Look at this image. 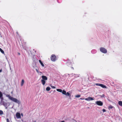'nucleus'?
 <instances>
[{"mask_svg":"<svg viewBox=\"0 0 122 122\" xmlns=\"http://www.w3.org/2000/svg\"><path fill=\"white\" fill-rule=\"evenodd\" d=\"M6 97H8V99L12 101L16 102L18 104L20 103V101L16 98H14L10 95H9L7 94L5 95Z\"/></svg>","mask_w":122,"mask_h":122,"instance_id":"nucleus-1","label":"nucleus"},{"mask_svg":"<svg viewBox=\"0 0 122 122\" xmlns=\"http://www.w3.org/2000/svg\"><path fill=\"white\" fill-rule=\"evenodd\" d=\"M56 90L57 91L60 92H62V93L63 94L66 95V96H70V94L68 92L66 93V91L65 90L62 91L61 89H57Z\"/></svg>","mask_w":122,"mask_h":122,"instance_id":"nucleus-2","label":"nucleus"},{"mask_svg":"<svg viewBox=\"0 0 122 122\" xmlns=\"http://www.w3.org/2000/svg\"><path fill=\"white\" fill-rule=\"evenodd\" d=\"M42 79L41 80V83L43 85H45L46 83V81L47 80V78L46 76H42Z\"/></svg>","mask_w":122,"mask_h":122,"instance_id":"nucleus-3","label":"nucleus"},{"mask_svg":"<svg viewBox=\"0 0 122 122\" xmlns=\"http://www.w3.org/2000/svg\"><path fill=\"white\" fill-rule=\"evenodd\" d=\"M100 51L104 54H106L107 52V50L105 48L101 47L100 48Z\"/></svg>","mask_w":122,"mask_h":122,"instance_id":"nucleus-4","label":"nucleus"},{"mask_svg":"<svg viewBox=\"0 0 122 122\" xmlns=\"http://www.w3.org/2000/svg\"><path fill=\"white\" fill-rule=\"evenodd\" d=\"M50 58L51 61L53 62L57 60V57L54 54L51 55Z\"/></svg>","mask_w":122,"mask_h":122,"instance_id":"nucleus-5","label":"nucleus"},{"mask_svg":"<svg viewBox=\"0 0 122 122\" xmlns=\"http://www.w3.org/2000/svg\"><path fill=\"white\" fill-rule=\"evenodd\" d=\"M96 103L97 105L99 106H102L103 105L102 102L101 101H97L96 102Z\"/></svg>","mask_w":122,"mask_h":122,"instance_id":"nucleus-6","label":"nucleus"},{"mask_svg":"<svg viewBox=\"0 0 122 122\" xmlns=\"http://www.w3.org/2000/svg\"><path fill=\"white\" fill-rule=\"evenodd\" d=\"M85 99L87 101H92L94 100L93 98H92V97H88L86 98Z\"/></svg>","mask_w":122,"mask_h":122,"instance_id":"nucleus-7","label":"nucleus"},{"mask_svg":"<svg viewBox=\"0 0 122 122\" xmlns=\"http://www.w3.org/2000/svg\"><path fill=\"white\" fill-rule=\"evenodd\" d=\"M16 116L17 118H20L21 116L20 114V113L17 112L16 113Z\"/></svg>","mask_w":122,"mask_h":122,"instance_id":"nucleus-8","label":"nucleus"},{"mask_svg":"<svg viewBox=\"0 0 122 122\" xmlns=\"http://www.w3.org/2000/svg\"><path fill=\"white\" fill-rule=\"evenodd\" d=\"M25 81L23 79H22L21 82V86H22L23 85H24V83Z\"/></svg>","mask_w":122,"mask_h":122,"instance_id":"nucleus-9","label":"nucleus"},{"mask_svg":"<svg viewBox=\"0 0 122 122\" xmlns=\"http://www.w3.org/2000/svg\"><path fill=\"white\" fill-rule=\"evenodd\" d=\"M39 61V62L40 63L41 66L42 67H44V64L40 60Z\"/></svg>","mask_w":122,"mask_h":122,"instance_id":"nucleus-10","label":"nucleus"},{"mask_svg":"<svg viewBox=\"0 0 122 122\" xmlns=\"http://www.w3.org/2000/svg\"><path fill=\"white\" fill-rule=\"evenodd\" d=\"M101 86H100L101 87H102L103 88H107V87L105 86L102 84H101Z\"/></svg>","mask_w":122,"mask_h":122,"instance_id":"nucleus-11","label":"nucleus"},{"mask_svg":"<svg viewBox=\"0 0 122 122\" xmlns=\"http://www.w3.org/2000/svg\"><path fill=\"white\" fill-rule=\"evenodd\" d=\"M51 89V88L49 87H46V90L47 91H49Z\"/></svg>","mask_w":122,"mask_h":122,"instance_id":"nucleus-12","label":"nucleus"},{"mask_svg":"<svg viewBox=\"0 0 122 122\" xmlns=\"http://www.w3.org/2000/svg\"><path fill=\"white\" fill-rule=\"evenodd\" d=\"M119 104L121 106H122V102L121 101H119L118 102Z\"/></svg>","mask_w":122,"mask_h":122,"instance_id":"nucleus-13","label":"nucleus"},{"mask_svg":"<svg viewBox=\"0 0 122 122\" xmlns=\"http://www.w3.org/2000/svg\"><path fill=\"white\" fill-rule=\"evenodd\" d=\"M0 51L3 54H4V52L3 51L1 48H0Z\"/></svg>","mask_w":122,"mask_h":122,"instance_id":"nucleus-14","label":"nucleus"},{"mask_svg":"<svg viewBox=\"0 0 122 122\" xmlns=\"http://www.w3.org/2000/svg\"><path fill=\"white\" fill-rule=\"evenodd\" d=\"M113 107V106H112L111 105H110V106H109L108 107V108L109 109H112Z\"/></svg>","mask_w":122,"mask_h":122,"instance_id":"nucleus-15","label":"nucleus"},{"mask_svg":"<svg viewBox=\"0 0 122 122\" xmlns=\"http://www.w3.org/2000/svg\"><path fill=\"white\" fill-rule=\"evenodd\" d=\"M3 95L2 93L0 91V98H1L2 97Z\"/></svg>","mask_w":122,"mask_h":122,"instance_id":"nucleus-16","label":"nucleus"},{"mask_svg":"<svg viewBox=\"0 0 122 122\" xmlns=\"http://www.w3.org/2000/svg\"><path fill=\"white\" fill-rule=\"evenodd\" d=\"M81 96L80 95H77L75 96V97H76L78 98L80 97Z\"/></svg>","mask_w":122,"mask_h":122,"instance_id":"nucleus-17","label":"nucleus"},{"mask_svg":"<svg viewBox=\"0 0 122 122\" xmlns=\"http://www.w3.org/2000/svg\"><path fill=\"white\" fill-rule=\"evenodd\" d=\"M101 84H99V83H96V85H97V86H101Z\"/></svg>","mask_w":122,"mask_h":122,"instance_id":"nucleus-18","label":"nucleus"},{"mask_svg":"<svg viewBox=\"0 0 122 122\" xmlns=\"http://www.w3.org/2000/svg\"><path fill=\"white\" fill-rule=\"evenodd\" d=\"M50 86L53 88V89H55V88H56V87L54 86H52V85H50Z\"/></svg>","mask_w":122,"mask_h":122,"instance_id":"nucleus-19","label":"nucleus"},{"mask_svg":"<svg viewBox=\"0 0 122 122\" xmlns=\"http://www.w3.org/2000/svg\"><path fill=\"white\" fill-rule=\"evenodd\" d=\"M3 114V112L1 110L0 111V115H2Z\"/></svg>","mask_w":122,"mask_h":122,"instance_id":"nucleus-20","label":"nucleus"},{"mask_svg":"<svg viewBox=\"0 0 122 122\" xmlns=\"http://www.w3.org/2000/svg\"><path fill=\"white\" fill-rule=\"evenodd\" d=\"M39 75H41L42 74V73L41 72H40V71H39V72L38 73Z\"/></svg>","mask_w":122,"mask_h":122,"instance_id":"nucleus-21","label":"nucleus"},{"mask_svg":"<svg viewBox=\"0 0 122 122\" xmlns=\"http://www.w3.org/2000/svg\"><path fill=\"white\" fill-rule=\"evenodd\" d=\"M36 72H37V73H38L39 72V71H38V70L37 69H36Z\"/></svg>","mask_w":122,"mask_h":122,"instance_id":"nucleus-22","label":"nucleus"},{"mask_svg":"<svg viewBox=\"0 0 122 122\" xmlns=\"http://www.w3.org/2000/svg\"><path fill=\"white\" fill-rule=\"evenodd\" d=\"M102 111L103 112H106V110L105 109H103L102 110Z\"/></svg>","mask_w":122,"mask_h":122,"instance_id":"nucleus-23","label":"nucleus"},{"mask_svg":"<svg viewBox=\"0 0 122 122\" xmlns=\"http://www.w3.org/2000/svg\"><path fill=\"white\" fill-rule=\"evenodd\" d=\"M7 122H9V120L8 119H7Z\"/></svg>","mask_w":122,"mask_h":122,"instance_id":"nucleus-24","label":"nucleus"},{"mask_svg":"<svg viewBox=\"0 0 122 122\" xmlns=\"http://www.w3.org/2000/svg\"><path fill=\"white\" fill-rule=\"evenodd\" d=\"M80 99H81V100H83L84 99V98H80Z\"/></svg>","mask_w":122,"mask_h":122,"instance_id":"nucleus-25","label":"nucleus"},{"mask_svg":"<svg viewBox=\"0 0 122 122\" xmlns=\"http://www.w3.org/2000/svg\"><path fill=\"white\" fill-rule=\"evenodd\" d=\"M2 70H0V72H2Z\"/></svg>","mask_w":122,"mask_h":122,"instance_id":"nucleus-26","label":"nucleus"},{"mask_svg":"<svg viewBox=\"0 0 122 122\" xmlns=\"http://www.w3.org/2000/svg\"><path fill=\"white\" fill-rule=\"evenodd\" d=\"M61 122H64V121H62Z\"/></svg>","mask_w":122,"mask_h":122,"instance_id":"nucleus-27","label":"nucleus"},{"mask_svg":"<svg viewBox=\"0 0 122 122\" xmlns=\"http://www.w3.org/2000/svg\"><path fill=\"white\" fill-rule=\"evenodd\" d=\"M21 115H22V116H23V114L22 113H21Z\"/></svg>","mask_w":122,"mask_h":122,"instance_id":"nucleus-28","label":"nucleus"},{"mask_svg":"<svg viewBox=\"0 0 122 122\" xmlns=\"http://www.w3.org/2000/svg\"><path fill=\"white\" fill-rule=\"evenodd\" d=\"M11 94H12L13 93V92H11Z\"/></svg>","mask_w":122,"mask_h":122,"instance_id":"nucleus-29","label":"nucleus"},{"mask_svg":"<svg viewBox=\"0 0 122 122\" xmlns=\"http://www.w3.org/2000/svg\"><path fill=\"white\" fill-rule=\"evenodd\" d=\"M18 54L19 55H20V53H18Z\"/></svg>","mask_w":122,"mask_h":122,"instance_id":"nucleus-30","label":"nucleus"},{"mask_svg":"<svg viewBox=\"0 0 122 122\" xmlns=\"http://www.w3.org/2000/svg\"><path fill=\"white\" fill-rule=\"evenodd\" d=\"M16 33H17V34H18V32H17Z\"/></svg>","mask_w":122,"mask_h":122,"instance_id":"nucleus-31","label":"nucleus"}]
</instances>
